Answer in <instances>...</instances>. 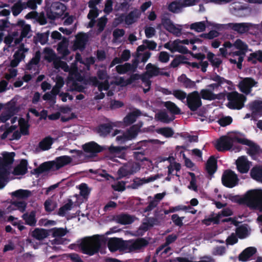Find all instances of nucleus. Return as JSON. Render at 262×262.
I'll return each mask as SVG.
<instances>
[{"instance_id": "c756f323", "label": "nucleus", "mask_w": 262, "mask_h": 262, "mask_svg": "<svg viewBox=\"0 0 262 262\" xmlns=\"http://www.w3.org/2000/svg\"><path fill=\"white\" fill-rule=\"evenodd\" d=\"M139 111H135L132 113H129L123 119V123L125 125L127 126L133 123L137 118L140 115Z\"/></svg>"}, {"instance_id": "423d86ee", "label": "nucleus", "mask_w": 262, "mask_h": 262, "mask_svg": "<svg viewBox=\"0 0 262 262\" xmlns=\"http://www.w3.org/2000/svg\"><path fill=\"white\" fill-rule=\"evenodd\" d=\"M227 99L229 101L227 106L231 109L240 110L244 106L246 97L237 92L228 93Z\"/></svg>"}, {"instance_id": "3c124183", "label": "nucleus", "mask_w": 262, "mask_h": 262, "mask_svg": "<svg viewBox=\"0 0 262 262\" xmlns=\"http://www.w3.org/2000/svg\"><path fill=\"white\" fill-rule=\"evenodd\" d=\"M18 35L17 32H13L12 34H10L5 37L4 42L8 45H10L13 41L15 44L19 43L21 41V38H16V36Z\"/></svg>"}, {"instance_id": "4be33fe9", "label": "nucleus", "mask_w": 262, "mask_h": 262, "mask_svg": "<svg viewBox=\"0 0 262 262\" xmlns=\"http://www.w3.org/2000/svg\"><path fill=\"white\" fill-rule=\"evenodd\" d=\"M71 249L76 250V248H80V251L83 254L89 255L90 256L93 255L97 253L99 251L101 254L104 253L102 251L101 249L104 247H69Z\"/></svg>"}, {"instance_id": "6e6d98bb", "label": "nucleus", "mask_w": 262, "mask_h": 262, "mask_svg": "<svg viewBox=\"0 0 262 262\" xmlns=\"http://www.w3.org/2000/svg\"><path fill=\"white\" fill-rule=\"evenodd\" d=\"M202 97L204 99L207 100H214L218 98L217 95L213 94L212 92L208 90H202L201 91Z\"/></svg>"}, {"instance_id": "6e6552de", "label": "nucleus", "mask_w": 262, "mask_h": 262, "mask_svg": "<svg viewBox=\"0 0 262 262\" xmlns=\"http://www.w3.org/2000/svg\"><path fill=\"white\" fill-rule=\"evenodd\" d=\"M107 238L104 235H95L85 237L80 241V246H101L106 243Z\"/></svg>"}, {"instance_id": "1a4fd4ad", "label": "nucleus", "mask_w": 262, "mask_h": 262, "mask_svg": "<svg viewBox=\"0 0 262 262\" xmlns=\"http://www.w3.org/2000/svg\"><path fill=\"white\" fill-rule=\"evenodd\" d=\"M162 24L166 30L175 36L178 37L182 34V25L174 24L171 20L167 18H162Z\"/></svg>"}, {"instance_id": "ddd939ff", "label": "nucleus", "mask_w": 262, "mask_h": 262, "mask_svg": "<svg viewBox=\"0 0 262 262\" xmlns=\"http://www.w3.org/2000/svg\"><path fill=\"white\" fill-rule=\"evenodd\" d=\"M222 181L225 186L232 188L237 184L238 178L236 174L233 171L227 170L224 172Z\"/></svg>"}, {"instance_id": "bf43d9fd", "label": "nucleus", "mask_w": 262, "mask_h": 262, "mask_svg": "<svg viewBox=\"0 0 262 262\" xmlns=\"http://www.w3.org/2000/svg\"><path fill=\"white\" fill-rule=\"evenodd\" d=\"M126 166L128 167L130 174L139 171L140 169V165L136 162L133 161H129L126 163Z\"/></svg>"}, {"instance_id": "a19ab883", "label": "nucleus", "mask_w": 262, "mask_h": 262, "mask_svg": "<svg viewBox=\"0 0 262 262\" xmlns=\"http://www.w3.org/2000/svg\"><path fill=\"white\" fill-rule=\"evenodd\" d=\"M249 108L253 113L262 114V101L255 100L249 104Z\"/></svg>"}, {"instance_id": "c9c22d12", "label": "nucleus", "mask_w": 262, "mask_h": 262, "mask_svg": "<svg viewBox=\"0 0 262 262\" xmlns=\"http://www.w3.org/2000/svg\"><path fill=\"white\" fill-rule=\"evenodd\" d=\"M140 16V13L138 10L130 12L125 18V22L127 25H131L136 22Z\"/></svg>"}, {"instance_id": "864d4df0", "label": "nucleus", "mask_w": 262, "mask_h": 262, "mask_svg": "<svg viewBox=\"0 0 262 262\" xmlns=\"http://www.w3.org/2000/svg\"><path fill=\"white\" fill-rule=\"evenodd\" d=\"M248 60L252 63H256L257 60L262 62V51L251 53L248 57Z\"/></svg>"}, {"instance_id": "ea45409f", "label": "nucleus", "mask_w": 262, "mask_h": 262, "mask_svg": "<svg viewBox=\"0 0 262 262\" xmlns=\"http://www.w3.org/2000/svg\"><path fill=\"white\" fill-rule=\"evenodd\" d=\"M113 125L111 123L101 125L97 128V132L100 136H105L110 132Z\"/></svg>"}, {"instance_id": "a18cd8bd", "label": "nucleus", "mask_w": 262, "mask_h": 262, "mask_svg": "<svg viewBox=\"0 0 262 262\" xmlns=\"http://www.w3.org/2000/svg\"><path fill=\"white\" fill-rule=\"evenodd\" d=\"M135 69L136 66H132L128 63L119 65L116 67V71L120 74H124L129 71H134Z\"/></svg>"}, {"instance_id": "c85d7f7f", "label": "nucleus", "mask_w": 262, "mask_h": 262, "mask_svg": "<svg viewBox=\"0 0 262 262\" xmlns=\"http://www.w3.org/2000/svg\"><path fill=\"white\" fill-rule=\"evenodd\" d=\"M146 49V46L144 45H141L139 46L137 50L136 56L139 60L142 62H146L150 56V53L149 52H145L143 54L141 53L144 51Z\"/></svg>"}, {"instance_id": "72a5a7b5", "label": "nucleus", "mask_w": 262, "mask_h": 262, "mask_svg": "<svg viewBox=\"0 0 262 262\" xmlns=\"http://www.w3.org/2000/svg\"><path fill=\"white\" fill-rule=\"evenodd\" d=\"M32 195L30 191L19 189L11 193V195L18 199H26Z\"/></svg>"}, {"instance_id": "2f4dec72", "label": "nucleus", "mask_w": 262, "mask_h": 262, "mask_svg": "<svg viewBox=\"0 0 262 262\" xmlns=\"http://www.w3.org/2000/svg\"><path fill=\"white\" fill-rule=\"evenodd\" d=\"M83 149L85 152L97 153L102 150L101 147L94 142H91L83 146Z\"/></svg>"}, {"instance_id": "bb28decb", "label": "nucleus", "mask_w": 262, "mask_h": 262, "mask_svg": "<svg viewBox=\"0 0 262 262\" xmlns=\"http://www.w3.org/2000/svg\"><path fill=\"white\" fill-rule=\"evenodd\" d=\"M56 9H59L60 12L56 11H52L50 12H48L47 13V16L48 18L51 19H54L56 18H58L64 14V12L66 10V7L61 3H57L56 4Z\"/></svg>"}, {"instance_id": "680f3d73", "label": "nucleus", "mask_w": 262, "mask_h": 262, "mask_svg": "<svg viewBox=\"0 0 262 262\" xmlns=\"http://www.w3.org/2000/svg\"><path fill=\"white\" fill-rule=\"evenodd\" d=\"M25 8V6L23 3L18 2L15 3L12 7V12L13 15L17 16L18 15L21 11Z\"/></svg>"}, {"instance_id": "20e7f679", "label": "nucleus", "mask_w": 262, "mask_h": 262, "mask_svg": "<svg viewBox=\"0 0 262 262\" xmlns=\"http://www.w3.org/2000/svg\"><path fill=\"white\" fill-rule=\"evenodd\" d=\"M142 124L135 125L130 127L125 132L121 133L120 130L116 129L112 134V136H117L116 141L120 143H123L128 140H131L136 137L140 130Z\"/></svg>"}, {"instance_id": "412c9836", "label": "nucleus", "mask_w": 262, "mask_h": 262, "mask_svg": "<svg viewBox=\"0 0 262 262\" xmlns=\"http://www.w3.org/2000/svg\"><path fill=\"white\" fill-rule=\"evenodd\" d=\"M233 45L229 41H225L223 47L220 49V55L224 57H227L228 56L234 57L236 54H234V51H233Z\"/></svg>"}, {"instance_id": "0eeeda50", "label": "nucleus", "mask_w": 262, "mask_h": 262, "mask_svg": "<svg viewBox=\"0 0 262 262\" xmlns=\"http://www.w3.org/2000/svg\"><path fill=\"white\" fill-rule=\"evenodd\" d=\"M146 71L145 73L142 76V80H147L148 79L158 75H164L166 77H169L170 74L168 72H163V69H161L157 66L152 64L150 63L147 64L146 66Z\"/></svg>"}, {"instance_id": "69168bd1", "label": "nucleus", "mask_w": 262, "mask_h": 262, "mask_svg": "<svg viewBox=\"0 0 262 262\" xmlns=\"http://www.w3.org/2000/svg\"><path fill=\"white\" fill-rule=\"evenodd\" d=\"M40 52L37 51L35 53V56L31 59V60L28 64V69H31L33 68L34 66L36 65L40 60Z\"/></svg>"}, {"instance_id": "4c0bfd02", "label": "nucleus", "mask_w": 262, "mask_h": 262, "mask_svg": "<svg viewBox=\"0 0 262 262\" xmlns=\"http://www.w3.org/2000/svg\"><path fill=\"white\" fill-rule=\"evenodd\" d=\"M44 58L49 62H53L56 60L58 58L57 57L56 54L51 49L46 48L43 50Z\"/></svg>"}, {"instance_id": "f3484780", "label": "nucleus", "mask_w": 262, "mask_h": 262, "mask_svg": "<svg viewBox=\"0 0 262 262\" xmlns=\"http://www.w3.org/2000/svg\"><path fill=\"white\" fill-rule=\"evenodd\" d=\"M112 252L118 251L122 254L127 252H139L143 251L145 247H107Z\"/></svg>"}, {"instance_id": "e2e57ef3", "label": "nucleus", "mask_w": 262, "mask_h": 262, "mask_svg": "<svg viewBox=\"0 0 262 262\" xmlns=\"http://www.w3.org/2000/svg\"><path fill=\"white\" fill-rule=\"evenodd\" d=\"M42 0H29L27 2L23 3L25 8L28 7L31 9L34 10L37 7V5H40Z\"/></svg>"}, {"instance_id": "6ab92c4d", "label": "nucleus", "mask_w": 262, "mask_h": 262, "mask_svg": "<svg viewBox=\"0 0 262 262\" xmlns=\"http://www.w3.org/2000/svg\"><path fill=\"white\" fill-rule=\"evenodd\" d=\"M53 64L54 68L56 69L60 68L65 72H69V76H73V75L75 74L77 71V68L75 67V64H73L70 69L67 63L60 60L59 58L54 61V63Z\"/></svg>"}, {"instance_id": "13d9d810", "label": "nucleus", "mask_w": 262, "mask_h": 262, "mask_svg": "<svg viewBox=\"0 0 262 262\" xmlns=\"http://www.w3.org/2000/svg\"><path fill=\"white\" fill-rule=\"evenodd\" d=\"M19 125L21 133L23 135H27L29 134L28 122L23 118H20L18 120Z\"/></svg>"}, {"instance_id": "f257e3e1", "label": "nucleus", "mask_w": 262, "mask_h": 262, "mask_svg": "<svg viewBox=\"0 0 262 262\" xmlns=\"http://www.w3.org/2000/svg\"><path fill=\"white\" fill-rule=\"evenodd\" d=\"M240 202L250 208L262 210V190L256 189L247 191L240 199Z\"/></svg>"}, {"instance_id": "09e8293b", "label": "nucleus", "mask_w": 262, "mask_h": 262, "mask_svg": "<svg viewBox=\"0 0 262 262\" xmlns=\"http://www.w3.org/2000/svg\"><path fill=\"white\" fill-rule=\"evenodd\" d=\"M32 235L37 239H42L47 237L48 233L45 229H36L32 232Z\"/></svg>"}, {"instance_id": "8fccbe9b", "label": "nucleus", "mask_w": 262, "mask_h": 262, "mask_svg": "<svg viewBox=\"0 0 262 262\" xmlns=\"http://www.w3.org/2000/svg\"><path fill=\"white\" fill-rule=\"evenodd\" d=\"M125 149L124 147H118L111 146L108 148L109 152L111 154L115 157H123L122 151Z\"/></svg>"}, {"instance_id": "0e129e2a", "label": "nucleus", "mask_w": 262, "mask_h": 262, "mask_svg": "<svg viewBox=\"0 0 262 262\" xmlns=\"http://www.w3.org/2000/svg\"><path fill=\"white\" fill-rule=\"evenodd\" d=\"M126 244L125 241L117 237L111 238L108 242V246H124Z\"/></svg>"}, {"instance_id": "f8f14e48", "label": "nucleus", "mask_w": 262, "mask_h": 262, "mask_svg": "<svg viewBox=\"0 0 262 262\" xmlns=\"http://www.w3.org/2000/svg\"><path fill=\"white\" fill-rule=\"evenodd\" d=\"M187 104L192 111H195L202 105L200 96L198 92H193L187 97Z\"/></svg>"}, {"instance_id": "7ed1b4c3", "label": "nucleus", "mask_w": 262, "mask_h": 262, "mask_svg": "<svg viewBox=\"0 0 262 262\" xmlns=\"http://www.w3.org/2000/svg\"><path fill=\"white\" fill-rule=\"evenodd\" d=\"M14 156V152L5 153L3 155V159L0 158V188L4 187L5 185V177L10 169Z\"/></svg>"}, {"instance_id": "603ef678", "label": "nucleus", "mask_w": 262, "mask_h": 262, "mask_svg": "<svg viewBox=\"0 0 262 262\" xmlns=\"http://www.w3.org/2000/svg\"><path fill=\"white\" fill-rule=\"evenodd\" d=\"M29 51V49L26 48L24 45H21L18 50L15 53L13 56L16 57L21 61L23 59H24L25 57V53L28 52Z\"/></svg>"}, {"instance_id": "b1692460", "label": "nucleus", "mask_w": 262, "mask_h": 262, "mask_svg": "<svg viewBox=\"0 0 262 262\" xmlns=\"http://www.w3.org/2000/svg\"><path fill=\"white\" fill-rule=\"evenodd\" d=\"M250 163L245 157H241L236 161V165L238 170L241 173H246L248 171Z\"/></svg>"}, {"instance_id": "338daca9", "label": "nucleus", "mask_w": 262, "mask_h": 262, "mask_svg": "<svg viewBox=\"0 0 262 262\" xmlns=\"http://www.w3.org/2000/svg\"><path fill=\"white\" fill-rule=\"evenodd\" d=\"M168 94H172L176 98L183 100L187 98V95L185 92L180 90H175L172 92H169Z\"/></svg>"}, {"instance_id": "2eb2a0df", "label": "nucleus", "mask_w": 262, "mask_h": 262, "mask_svg": "<svg viewBox=\"0 0 262 262\" xmlns=\"http://www.w3.org/2000/svg\"><path fill=\"white\" fill-rule=\"evenodd\" d=\"M257 84L252 78H245L243 79L238 83V88L240 91L245 94H249L251 91V89Z\"/></svg>"}, {"instance_id": "a211bd4d", "label": "nucleus", "mask_w": 262, "mask_h": 262, "mask_svg": "<svg viewBox=\"0 0 262 262\" xmlns=\"http://www.w3.org/2000/svg\"><path fill=\"white\" fill-rule=\"evenodd\" d=\"M256 252L257 249L255 247H247L239 254L238 260L243 262L248 261Z\"/></svg>"}, {"instance_id": "e433bc0d", "label": "nucleus", "mask_w": 262, "mask_h": 262, "mask_svg": "<svg viewBox=\"0 0 262 262\" xmlns=\"http://www.w3.org/2000/svg\"><path fill=\"white\" fill-rule=\"evenodd\" d=\"M206 24H207L206 21L195 22L191 24L189 26V28L196 32H202L206 29Z\"/></svg>"}, {"instance_id": "de8ad7c7", "label": "nucleus", "mask_w": 262, "mask_h": 262, "mask_svg": "<svg viewBox=\"0 0 262 262\" xmlns=\"http://www.w3.org/2000/svg\"><path fill=\"white\" fill-rule=\"evenodd\" d=\"M184 6L181 0L176 1L172 2L168 7V9L170 11L174 13H178L180 12Z\"/></svg>"}, {"instance_id": "f704fd0d", "label": "nucleus", "mask_w": 262, "mask_h": 262, "mask_svg": "<svg viewBox=\"0 0 262 262\" xmlns=\"http://www.w3.org/2000/svg\"><path fill=\"white\" fill-rule=\"evenodd\" d=\"M206 168L210 175L212 174L216 170V160L213 157H211L207 161Z\"/></svg>"}, {"instance_id": "4468645a", "label": "nucleus", "mask_w": 262, "mask_h": 262, "mask_svg": "<svg viewBox=\"0 0 262 262\" xmlns=\"http://www.w3.org/2000/svg\"><path fill=\"white\" fill-rule=\"evenodd\" d=\"M229 29H231L239 34L247 33L253 25L248 23H232L228 24Z\"/></svg>"}, {"instance_id": "052dcab7", "label": "nucleus", "mask_w": 262, "mask_h": 262, "mask_svg": "<svg viewBox=\"0 0 262 262\" xmlns=\"http://www.w3.org/2000/svg\"><path fill=\"white\" fill-rule=\"evenodd\" d=\"M207 56V58L213 66L219 67L222 62L221 59L214 57V54L211 52H208Z\"/></svg>"}, {"instance_id": "9b49d317", "label": "nucleus", "mask_w": 262, "mask_h": 262, "mask_svg": "<svg viewBox=\"0 0 262 262\" xmlns=\"http://www.w3.org/2000/svg\"><path fill=\"white\" fill-rule=\"evenodd\" d=\"M97 76L100 79L104 80V82H101L98 85V90L101 92L99 95L95 96V98L97 99H102L104 97V94L102 92L103 91L107 90L109 85L108 79L109 78L107 74L106 70H99L98 72Z\"/></svg>"}, {"instance_id": "58836bf2", "label": "nucleus", "mask_w": 262, "mask_h": 262, "mask_svg": "<svg viewBox=\"0 0 262 262\" xmlns=\"http://www.w3.org/2000/svg\"><path fill=\"white\" fill-rule=\"evenodd\" d=\"M23 218L27 224L30 226L35 225L36 220L35 219V212L34 211L24 214L23 215Z\"/></svg>"}, {"instance_id": "774afa93", "label": "nucleus", "mask_w": 262, "mask_h": 262, "mask_svg": "<svg viewBox=\"0 0 262 262\" xmlns=\"http://www.w3.org/2000/svg\"><path fill=\"white\" fill-rule=\"evenodd\" d=\"M57 207V204L55 202L51 199L47 200L45 203V207L47 211L51 212L54 210Z\"/></svg>"}, {"instance_id": "5701e85b", "label": "nucleus", "mask_w": 262, "mask_h": 262, "mask_svg": "<svg viewBox=\"0 0 262 262\" xmlns=\"http://www.w3.org/2000/svg\"><path fill=\"white\" fill-rule=\"evenodd\" d=\"M236 140L237 142L248 146L249 152L251 155H254L259 150V147L252 141L245 138H237Z\"/></svg>"}, {"instance_id": "473e14b6", "label": "nucleus", "mask_w": 262, "mask_h": 262, "mask_svg": "<svg viewBox=\"0 0 262 262\" xmlns=\"http://www.w3.org/2000/svg\"><path fill=\"white\" fill-rule=\"evenodd\" d=\"M114 220L121 224L126 225L132 223L133 221V218L127 214H120L114 216Z\"/></svg>"}, {"instance_id": "7c9ffc66", "label": "nucleus", "mask_w": 262, "mask_h": 262, "mask_svg": "<svg viewBox=\"0 0 262 262\" xmlns=\"http://www.w3.org/2000/svg\"><path fill=\"white\" fill-rule=\"evenodd\" d=\"M68 40L66 38H63L58 45L57 51L59 54L62 55L63 57L69 54V51L68 49Z\"/></svg>"}, {"instance_id": "393cba45", "label": "nucleus", "mask_w": 262, "mask_h": 262, "mask_svg": "<svg viewBox=\"0 0 262 262\" xmlns=\"http://www.w3.org/2000/svg\"><path fill=\"white\" fill-rule=\"evenodd\" d=\"M67 85L70 91L83 92L85 87L80 84L78 82L75 81L72 76H69L67 81Z\"/></svg>"}, {"instance_id": "9d476101", "label": "nucleus", "mask_w": 262, "mask_h": 262, "mask_svg": "<svg viewBox=\"0 0 262 262\" xmlns=\"http://www.w3.org/2000/svg\"><path fill=\"white\" fill-rule=\"evenodd\" d=\"M237 138L232 139L226 136H222L216 140L215 146L219 151L228 150L232 147L233 142L237 141Z\"/></svg>"}, {"instance_id": "cd10ccee", "label": "nucleus", "mask_w": 262, "mask_h": 262, "mask_svg": "<svg viewBox=\"0 0 262 262\" xmlns=\"http://www.w3.org/2000/svg\"><path fill=\"white\" fill-rule=\"evenodd\" d=\"M210 79L213 83L209 84L208 87L213 90L217 89L219 86H221L222 84L226 82V80L224 78L217 75L211 76Z\"/></svg>"}, {"instance_id": "f03ea898", "label": "nucleus", "mask_w": 262, "mask_h": 262, "mask_svg": "<svg viewBox=\"0 0 262 262\" xmlns=\"http://www.w3.org/2000/svg\"><path fill=\"white\" fill-rule=\"evenodd\" d=\"M72 158L68 156H60L54 161L45 162L35 169L36 173H40L48 170H56L70 164Z\"/></svg>"}, {"instance_id": "5fc2aeb1", "label": "nucleus", "mask_w": 262, "mask_h": 262, "mask_svg": "<svg viewBox=\"0 0 262 262\" xmlns=\"http://www.w3.org/2000/svg\"><path fill=\"white\" fill-rule=\"evenodd\" d=\"M53 143L52 139L48 137L43 139L39 144V147L43 150H48L50 148Z\"/></svg>"}, {"instance_id": "79ce46f5", "label": "nucleus", "mask_w": 262, "mask_h": 262, "mask_svg": "<svg viewBox=\"0 0 262 262\" xmlns=\"http://www.w3.org/2000/svg\"><path fill=\"white\" fill-rule=\"evenodd\" d=\"M202 222L204 224L206 225H209L211 223L218 224L221 221L220 219V216L218 215V214L212 213L203 220Z\"/></svg>"}, {"instance_id": "aec40b11", "label": "nucleus", "mask_w": 262, "mask_h": 262, "mask_svg": "<svg viewBox=\"0 0 262 262\" xmlns=\"http://www.w3.org/2000/svg\"><path fill=\"white\" fill-rule=\"evenodd\" d=\"M88 40V35L85 33H79L76 36L74 43V50H82L84 48L85 45Z\"/></svg>"}, {"instance_id": "49530a36", "label": "nucleus", "mask_w": 262, "mask_h": 262, "mask_svg": "<svg viewBox=\"0 0 262 262\" xmlns=\"http://www.w3.org/2000/svg\"><path fill=\"white\" fill-rule=\"evenodd\" d=\"M250 173L253 179L262 182V166L253 168Z\"/></svg>"}, {"instance_id": "39448f33", "label": "nucleus", "mask_w": 262, "mask_h": 262, "mask_svg": "<svg viewBox=\"0 0 262 262\" xmlns=\"http://www.w3.org/2000/svg\"><path fill=\"white\" fill-rule=\"evenodd\" d=\"M233 47H235L238 51H234V54L238 56L237 61L235 59L230 58V61L232 63L237 64L238 69L242 68V62L243 61L244 57L246 52L248 51V45L240 39H237L233 43Z\"/></svg>"}, {"instance_id": "a878e982", "label": "nucleus", "mask_w": 262, "mask_h": 262, "mask_svg": "<svg viewBox=\"0 0 262 262\" xmlns=\"http://www.w3.org/2000/svg\"><path fill=\"white\" fill-rule=\"evenodd\" d=\"M220 216V219L222 222H230L231 224L235 226L237 225V222L234 219L231 217H228L226 219H223V217L231 216L233 214L232 211L229 208H225L221 211V212L217 213Z\"/></svg>"}, {"instance_id": "c03bdc74", "label": "nucleus", "mask_w": 262, "mask_h": 262, "mask_svg": "<svg viewBox=\"0 0 262 262\" xmlns=\"http://www.w3.org/2000/svg\"><path fill=\"white\" fill-rule=\"evenodd\" d=\"M21 28V36L19 38L25 37L30 31V26L26 24L24 20H18L16 25Z\"/></svg>"}, {"instance_id": "dca6fc26", "label": "nucleus", "mask_w": 262, "mask_h": 262, "mask_svg": "<svg viewBox=\"0 0 262 262\" xmlns=\"http://www.w3.org/2000/svg\"><path fill=\"white\" fill-rule=\"evenodd\" d=\"M164 46L171 52H179L184 53L186 51V48L181 45V40L180 39L169 41L165 43Z\"/></svg>"}, {"instance_id": "37998d69", "label": "nucleus", "mask_w": 262, "mask_h": 262, "mask_svg": "<svg viewBox=\"0 0 262 262\" xmlns=\"http://www.w3.org/2000/svg\"><path fill=\"white\" fill-rule=\"evenodd\" d=\"M27 162L26 160H23L20 164L14 169L13 173L15 175L24 174L27 171Z\"/></svg>"}, {"instance_id": "4d7b16f0", "label": "nucleus", "mask_w": 262, "mask_h": 262, "mask_svg": "<svg viewBox=\"0 0 262 262\" xmlns=\"http://www.w3.org/2000/svg\"><path fill=\"white\" fill-rule=\"evenodd\" d=\"M164 106H165L172 114H178L180 113V108L172 102H165L164 103Z\"/></svg>"}]
</instances>
